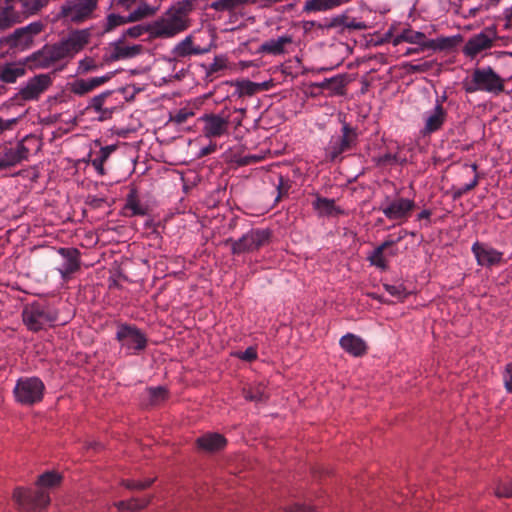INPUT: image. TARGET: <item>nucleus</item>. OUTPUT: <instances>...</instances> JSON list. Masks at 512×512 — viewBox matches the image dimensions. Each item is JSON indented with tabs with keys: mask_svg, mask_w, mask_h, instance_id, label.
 Wrapping results in <instances>:
<instances>
[{
	"mask_svg": "<svg viewBox=\"0 0 512 512\" xmlns=\"http://www.w3.org/2000/svg\"><path fill=\"white\" fill-rule=\"evenodd\" d=\"M193 8V0L180 1L153 22L147 25H135L124 30L122 38H138L146 33L150 38H172L189 28L188 16Z\"/></svg>",
	"mask_w": 512,
	"mask_h": 512,
	"instance_id": "nucleus-1",
	"label": "nucleus"
},
{
	"mask_svg": "<svg viewBox=\"0 0 512 512\" xmlns=\"http://www.w3.org/2000/svg\"><path fill=\"white\" fill-rule=\"evenodd\" d=\"M90 33L87 30L72 32L67 39L53 45H45L33 53L28 61L31 67L46 69L63 59H71L88 44Z\"/></svg>",
	"mask_w": 512,
	"mask_h": 512,
	"instance_id": "nucleus-2",
	"label": "nucleus"
},
{
	"mask_svg": "<svg viewBox=\"0 0 512 512\" xmlns=\"http://www.w3.org/2000/svg\"><path fill=\"white\" fill-rule=\"evenodd\" d=\"M463 89L469 94L481 91L499 95L505 90V80L490 66L475 68L470 79L463 81Z\"/></svg>",
	"mask_w": 512,
	"mask_h": 512,
	"instance_id": "nucleus-3",
	"label": "nucleus"
},
{
	"mask_svg": "<svg viewBox=\"0 0 512 512\" xmlns=\"http://www.w3.org/2000/svg\"><path fill=\"white\" fill-rule=\"evenodd\" d=\"M115 339L126 355H139L148 345L146 334L134 324L118 323Z\"/></svg>",
	"mask_w": 512,
	"mask_h": 512,
	"instance_id": "nucleus-4",
	"label": "nucleus"
},
{
	"mask_svg": "<svg viewBox=\"0 0 512 512\" xmlns=\"http://www.w3.org/2000/svg\"><path fill=\"white\" fill-rule=\"evenodd\" d=\"M51 84L52 79L49 74L36 75L30 78L4 105L23 106L25 102L36 101Z\"/></svg>",
	"mask_w": 512,
	"mask_h": 512,
	"instance_id": "nucleus-5",
	"label": "nucleus"
},
{
	"mask_svg": "<svg viewBox=\"0 0 512 512\" xmlns=\"http://www.w3.org/2000/svg\"><path fill=\"white\" fill-rule=\"evenodd\" d=\"M57 312L49 305L33 302L22 311L23 323L28 330L38 332L57 320Z\"/></svg>",
	"mask_w": 512,
	"mask_h": 512,
	"instance_id": "nucleus-6",
	"label": "nucleus"
},
{
	"mask_svg": "<svg viewBox=\"0 0 512 512\" xmlns=\"http://www.w3.org/2000/svg\"><path fill=\"white\" fill-rule=\"evenodd\" d=\"M359 133L357 128L342 121L341 134L331 137L326 148V155L331 161L341 160L343 153L349 152L357 146Z\"/></svg>",
	"mask_w": 512,
	"mask_h": 512,
	"instance_id": "nucleus-7",
	"label": "nucleus"
},
{
	"mask_svg": "<svg viewBox=\"0 0 512 512\" xmlns=\"http://www.w3.org/2000/svg\"><path fill=\"white\" fill-rule=\"evenodd\" d=\"M270 237L271 233L269 230L252 229L237 240L227 239L226 243L231 245L232 254L240 255L257 251L269 242Z\"/></svg>",
	"mask_w": 512,
	"mask_h": 512,
	"instance_id": "nucleus-8",
	"label": "nucleus"
},
{
	"mask_svg": "<svg viewBox=\"0 0 512 512\" xmlns=\"http://www.w3.org/2000/svg\"><path fill=\"white\" fill-rule=\"evenodd\" d=\"M13 498L19 507L27 512H38L47 507L50 502L48 493L43 490L16 488Z\"/></svg>",
	"mask_w": 512,
	"mask_h": 512,
	"instance_id": "nucleus-9",
	"label": "nucleus"
},
{
	"mask_svg": "<svg viewBox=\"0 0 512 512\" xmlns=\"http://www.w3.org/2000/svg\"><path fill=\"white\" fill-rule=\"evenodd\" d=\"M497 39V29L495 26L486 27L483 31L470 37L463 47L465 56L473 59L480 52L488 50L494 46Z\"/></svg>",
	"mask_w": 512,
	"mask_h": 512,
	"instance_id": "nucleus-10",
	"label": "nucleus"
},
{
	"mask_svg": "<svg viewBox=\"0 0 512 512\" xmlns=\"http://www.w3.org/2000/svg\"><path fill=\"white\" fill-rule=\"evenodd\" d=\"M30 151L23 141L16 144L6 142L0 144V171H5L27 160Z\"/></svg>",
	"mask_w": 512,
	"mask_h": 512,
	"instance_id": "nucleus-11",
	"label": "nucleus"
},
{
	"mask_svg": "<svg viewBox=\"0 0 512 512\" xmlns=\"http://www.w3.org/2000/svg\"><path fill=\"white\" fill-rule=\"evenodd\" d=\"M471 251L479 266L490 268L503 263V253L487 243L476 241L473 243Z\"/></svg>",
	"mask_w": 512,
	"mask_h": 512,
	"instance_id": "nucleus-12",
	"label": "nucleus"
},
{
	"mask_svg": "<svg viewBox=\"0 0 512 512\" xmlns=\"http://www.w3.org/2000/svg\"><path fill=\"white\" fill-rule=\"evenodd\" d=\"M98 0H74L63 7V13L72 21L80 23L88 19L97 7Z\"/></svg>",
	"mask_w": 512,
	"mask_h": 512,
	"instance_id": "nucleus-13",
	"label": "nucleus"
},
{
	"mask_svg": "<svg viewBox=\"0 0 512 512\" xmlns=\"http://www.w3.org/2000/svg\"><path fill=\"white\" fill-rule=\"evenodd\" d=\"M201 120L204 123L203 133L207 138H217L228 132L229 119L218 114H205Z\"/></svg>",
	"mask_w": 512,
	"mask_h": 512,
	"instance_id": "nucleus-14",
	"label": "nucleus"
},
{
	"mask_svg": "<svg viewBox=\"0 0 512 512\" xmlns=\"http://www.w3.org/2000/svg\"><path fill=\"white\" fill-rule=\"evenodd\" d=\"M415 208V202L406 198H397L381 208L383 214L390 220L408 219Z\"/></svg>",
	"mask_w": 512,
	"mask_h": 512,
	"instance_id": "nucleus-15",
	"label": "nucleus"
},
{
	"mask_svg": "<svg viewBox=\"0 0 512 512\" xmlns=\"http://www.w3.org/2000/svg\"><path fill=\"white\" fill-rule=\"evenodd\" d=\"M58 253L64 261L58 269L62 278L66 279L80 269V251L77 248H59Z\"/></svg>",
	"mask_w": 512,
	"mask_h": 512,
	"instance_id": "nucleus-16",
	"label": "nucleus"
},
{
	"mask_svg": "<svg viewBox=\"0 0 512 512\" xmlns=\"http://www.w3.org/2000/svg\"><path fill=\"white\" fill-rule=\"evenodd\" d=\"M110 79V74L100 77H92L89 79H76L69 84V90L77 96H84L105 84Z\"/></svg>",
	"mask_w": 512,
	"mask_h": 512,
	"instance_id": "nucleus-17",
	"label": "nucleus"
},
{
	"mask_svg": "<svg viewBox=\"0 0 512 512\" xmlns=\"http://www.w3.org/2000/svg\"><path fill=\"white\" fill-rule=\"evenodd\" d=\"M447 119V111L440 104H435V107L426 113L425 125L423 133L425 135L432 134L441 129Z\"/></svg>",
	"mask_w": 512,
	"mask_h": 512,
	"instance_id": "nucleus-18",
	"label": "nucleus"
},
{
	"mask_svg": "<svg viewBox=\"0 0 512 512\" xmlns=\"http://www.w3.org/2000/svg\"><path fill=\"white\" fill-rule=\"evenodd\" d=\"M45 386H14V396L24 405H33L43 398Z\"/></svg>",
	"mask_w": 512,
	"mask_h": 512,
	"instance_id": "nucleus-19",
	"label": "nucleus"
},
{
	"mask_svg": "<svg viewBox=\"0 0 512 512\" xmlns=\"http://www.w3.org/2000/svg\"><path fill=\"white\" fill-rule=\"evenodd\" d=\"M207 52L208 49L194 45V38L191 35L186 36L172 49V54L175 58H186L192 55H203Z\"/></svg>",
	"mask_w": 512,
	"mask_h": 512,
	"instance_id": "nucleus-20",
	"label": "nucleus"
},
{
	"mask_svg": "<svg viewBox=\"0 0 512 512\" xmlns=\"http://www.w3.org/2000/svg\"><path fill=\"white\" fill-rule=\"evenodd\" d=\"M25 73L26 69L21 64L8 62L0 63V81L3 85L16 83Z\"/></svg>",
	"mask_w": 512,
	"mask_h": 512,
	"instance_id": "nucleus-21",
	"label": "nucleus"
},
{
	"mask_svg": "<svg viewBox=\"0 0 512 512\" xmlns=\"http://www.w3.org/2000/svg\"><path fill=\"white\" fill-rule=\"evenodd\" d=\"M339 343L343 350L355 357L364 355L367 350L363 339L351 333L342 336Z\"/></svg>",
	"mask_w": 512,
	"mask_h": 512,
	"instance_id": "nucleus-22",
	"label": "nucleus"
},
{
	"mask_svg": "<svg viewBox=\"0 0 512 512\" xmlns=\"http://www.w3.org/2000/svg\"><path fill=\"white\" fill-rule=\"evenodd\" d=\"M400 41L417 44L421 47V50L428 49V47H432L435 44V40L427 39L424 33L411 29L403 30L402 33L395 39V44Z\"/></svg>",
	"mask_w": 512,
	"mask_h": 512,
	"instance_id": "nucleus-23",
	"label": "nucleus"
},
{
	"mask_svg": "<svg viewBox=\"0 0 512 512\" xmlns=\"http://www.w3.org/2000/svg\"><path fill=\"white\" fill-rule=\"evenodd\" d=\"M291 35H283L277 39H269L260 46V51L270 55H281L285 52V46L291 44Z\"/></svg>",
	"mask_w": 512,
	"mask_h": 512,
	"instance_id": "nucleus-24",
	"label": "nucleus"
},
{
	"mask_svg": "<svg viewBox=\"0 0 512 512\" xmlns=\"http://www.w3.org/2000/svg\"><path fill=\"white\" fill-rule=\"evenodd\" d=\"M142 49L141 45H125L124 39L121 38L114 43L110 57L112 60L132 58L140 54Z\"/></svg>",
	"mask_w": 512,
	"mask_h": 512,
	"instance_id": "nucleus-25",
	"label": "nucleus"
},
{
	"mask_svg": "<svg viewBox=\"0 0 512 512\" xmlns=\"http://www.w3.org/2000/svg\"><path fill=\"white\" fill-rule=\"evenodd\" d=\"M312 205L313 208L323 216H335L344 214V210L335 205L334 199L317 196Z\"/></svg>",
	"mask_w": 512,
	"mask_h": 512,
	"instance_id": "nucleus-26",
	"label": "nucleus"
},
{
	"mask_svg": "<svg viewBox=\"0 0 512 512\" xmlns=\"http://www.w3.org/2000/svg\"><path fill=\"white\" fill-rule=\"evenodd\" d=\"M198 447L206 451H217L225 447L226 439L218 433L203 435L197 439Z\"/></svg>",
	"mask_w": 512,
	"mask_h": 512,
	"instance_id": "nucleus-27",
	"label": "nucleus"
},
{
	"mask_svg": "<svg viewBox=\"0 0 512 512\" xmlns=\"http://www.w3.org/2000/svg\"><path fill=\"white\" fill-rule=\"evenodd\" d=\"M390 248L387 246V243L384 241L377 246L373 251H371L367 256V261L376 268L386 271L388 269V261L385 257V252L389 255Z\"/></svg>",
	"mask_w": 512,
	"mask_h": 512,
	"instance_id": "nucleus-28",
	"label": "nucleus"
},
{
	"mask_svg": "<svg viewBox=\"0 0 512 512\" xmlns=\"http://www.w3.org/2000/svg\"><path fill=\"white\" fill-rule=\"evenodd\" d=\"M318 88L329 90L333 94L343 95L345 90V83L342 76H334L331 78H326L322 82L315 84Z\"/></svg>",
	"mask_w": 512,
	"mask_h": 512,
	"instance_id": "nucleus-29",
	"label": "nucleus"
},
{
	"mask_svg": "<svg viewBox=\"0 0 512 512\" xmlns=\"http://www.w3.org/2000/svg\"><path fill=\"white\" fill-rule=\"evenodd\" d=\"M125 208L130 210L133 216H144L147 214V207L140 202L134 189L127 196Z\"/></svg>",
	"mask_w": 512,
	"mask_h": 512,
	"instance_id": "nucleus-30",
	"label": "nucleus"
},
{
	"mask_svg": "<svg viewBox=\"0 0 512 512\" xmlns=\"http://www.w3.org/2000/svg\"><path fill=\"white\" fill-rule=\"evenodd\" d=\"M116 147L114 145H108L102 147L98 155L92 160V165L100 175L105 174L104 163L107 161L112 152Z\"/></svg>",
	"mask_w": 512,
	"mask_h": 512,
	"instance_id": "nucleus-31",
	"label": "nucleus"
},
{
	"mask_svg": "<svg viewBox=\"0 0 512 512\" xmlns=\"http://www.w3.org/2000/svg\"><path fill=\"white\" fill-rule=\"evenodd\" d=\"M155 11V8L151 7L147 3H141L133 12L128 15V20L137 22L154 15Z\"/></svg>",
	"mask_w": 512,
	"mask_h": 512,
	"instance_id": "nucleus-32",
	"label": "nucleus"
},
{
	"mask_svg": "<svg viewBox=\"0 0 512 512\" xmlns=\"http://www.w3.org/2000/svg\"><path fill=\"white\" fill-rule=\"evenodd\" d=\"M147 393L151 405H157L168 397V390L165 386L149 387Z\"/></svg>",
	"mask_w": 512,
	"mask_h": 512,
	"instance_id": "nucleus-33",
	"label": "nucleus"
},
{
	"mask_svg": "<svg viewBox=\"0 0 512 512\" xmlns=\"http://www.w3.org/2000/svg\"><path fill=\"white\" fill-rule=\"evenodd\" d=\"M149 503V499L147 498H133L128 501H120L117 504L119 510H130V511H138L145 508Z\"/></svg>",
	"mask_w": 512,
	"mask_h": 512,
	"instance_id": "nucleus-34",
	"label": "nucleus"
},
{
	"mask_svg": "<svg viewBox=\"0 0 512 512\" xmlns=\"http://www.w3.org/2000/svg\"><path fill=\"white\" fill-rule=\"evenodd\" d=\"M409 234V232L405 229H402L398 232L396 237L394 235H389L384 242L387 243V246L390 248L389 250V256H396L398 254V249L395 248V246L404 240L406 236Z\"/></svg>",
	"mask_w": 512,
	"mask_h": 512,
	"instance_id": "nucleus-35",
	"label": "nucleus"
},
{
	"mask_svg": "<svg viewBox=\"0 0 512 512\" xmlns=\"http://www.w3.org/2000/svg\"><path fill=\"white\" fill-rule=\"evenodd\" d=\"M236 87L240 96H252L260 89L259 84L250 80L238 81Z\"/></svg>",
	"mask_w": 512,
	"mask_h": 512,
	"instance_id": "nucleus-36",
	"label": "nucleus"
},
{
	"mask_svg": "<svg viewBox=\"0 0 512 512\" xmlns=\"http://www.w3.org/2000/svg\"><path fill=\"white\" fill-rule=\"evenodd\" d=\"M42 30V24L39 22H34L26 27H22L16 30V36L24 35L26 37L25 41H32L33 36L39 34Z\"/></svg>",
	"mask_w": 512,
	"mask_h": 512,
	"instance_id": "nucleus-37",
	"label": "nucleus"
},
{
	"mask_svg": "<svg viewBox=\"0 0 512 512\" xmlns=\"http://www.w3.org/2000/svg\"><path fill=\"white\" fill-rule=\"evenodd\" d=\"M61 481V476L55 472H45L40 475L37 484L41 487H54Z\"/></svg>",
	"mask_w": 512,
	"mask_h": 512,
	"instance_id": "nucleus-38",
	"label": "nucleus"
},
{
	"mask_svg": "<svg viewBox=\"0 0 512 512\" xmlns=\"http://www.w3.org/2000/svg\"><path fill=\"white\" fill-rule=\"evenodd\" d=\"M26 13L35 14L47 6L49 0H20Z\"/></svg>",
	"mask_w": 512,
	"mask_h": 512,
	"instance_id": "nucleus-39",
	"label": "nucleus"
},
{
	"mask_svg": "<svg viewBox=\"0 0 512 512\" xmlns=\"http://www.w3.org/2000/svg\"><path fill=\"white\" fill-rule=\"evenodd\" d=\"M479 183V175L476 174L473 180L470 183H467L460 187H453L452 189V197L454 200L461 198L463 195L467 194L471 190H473Z\"/></svg>",
	"mask_w": 512,
	"mask_h": 512,
	"instance_id": "nucleus-40",
	"label": "nucleus"
},
{
	"mask_svg": "<svg viewBox=\"0 0 512 512\" xmlns=\"http://www.w3.org/2000/svg\"><path fill=\"white\" fill-rule=\"evenodd\" d=\"M126 23H132V21L128 20V16H122L111 13L107 16L105 31H111L116 27L124 25Z\"/></svg>",
	"mask_w": 512,
	"mask_h": 512,
	"instance_id": "nucleus-41",
	"label": "nucleus"
},
{
	"mask_svg": "<svg viewBox=\"0 0 512 512\" xmlns=\"http://www.w3.org/2000/svg\"><path fill=\"white\" fill-rule=\"evenodd\" d=\"M243 396L250 401H263L264 394L260 391L259 386H245L242 390Z\"/></svg>",
	"mask_w": 512,
	"mask_h": 512,
	"instance_id": "nucleus-42",
	"label": "nucleus"
},
{
	"mask_svg": "<svg viewBox=\"0 0 512 512\" xmlns=\"http://www.w3.org/2000/svg\"><path fill=\"white\" fill-rule=\"evenodd\" d=\"M458 39L455 37H442L435 40V44L432 47H428V49H439L446 50L451 49L456 46L458 43Z\"/></svg>",
	"mask_w": 512,
	"mask_h": 512,
	"instance_id": "nucleus-43",
	"label": "nucleus"
},
{
	"mask_svg": "<svg viewBox=\"0 0 512 512\" xmlns=\"http://www.w3.org/2000/svg\"><path fill=\"white\" fill-rule=\"evenodd\" d=\"M98 65L96 61L91 57H85L84 59L80 60L78 63V74H87L89 72H93L97 70Z\"/></svg>",
	"mask_w": 512,
	"mask_h": 512,
	"instance_id": "nucleus-44",
	"label": "nucleus"
},
{
	"mask_svg": "<svg viewBox=\"0 0 512 512\" xmlns=\"http://www.w3.org/2000/svg\"><path fill=\"white\" fill-rule=\"evenodd\" d=\"M247 0H218L212 4V7L219 11H228L245 3Z\"/></svg>",
	"mask_w": 512,
	"mask_h": 512,
	"instance_id": "nucleus-45",
	"label": "nucleus"
},
{
	"mask_svg": "<svg viewBox=\"0 0 512 512\" xmlns=\"http://www.w3.org/2000/svg\"><path fill=\"white\" fill-rule=\"evenodd\" d=\"M111 95L110 91L102 92L99 95L94 96L91 98L90 103L88 105V108L94 109L96 112H102L103 111V105L105 100Z\"/></svg>",
	"mask_w": 512,
	"mask_h": 512,
	"instance_id": "nucleus-46",
	"label": "nucleus"
},
{
	"mask_svg": "<svg viewBox=\"0 0 512 512\" xmlns=\"http://www.w3.org/2000/svg\"><path fill=\"white\" fill-rule=\"evenodd\" d=\"M495 494L497 497H511L512 496V483L510 481H501L498 483Z\"/></svg>",
	"mask_w": 512,
	"mask_h": 512,
	"instance_id": "nucleus-47",
	"label": "nucleus"
},
{
	"mask_svg": "<svg viewBox=\"0 0 512 512\" xmlns=\"http://www.w3.org/2000/svg\"><path fill=\"white\" fill-rule=\"evenodd\" d=\"M234 355L245 362H252L257 358V349L256 347L250 346L245 351L235 352Z\"/></svg>",
	"mask_w": 512,
	"mask_h": 512,
	"instance_id": "nucleus-48",
	"label": "nucleus"
},
{
	"mask_svg": "<svg viewBox=\"0 0 512 512\" xmlns=\"http://www.w3.org/2000/svg\"><path fill=\"white\" fill-rule=\"evenodd\" d=\"M226 67L225 60L222 57H215L213 62L207 68V76H213L215 73Z\"/></svg>",
	"mask_w": 512,
	"mask_h": 512,
	"instance_id": "nucleus-49",
	"label": "nucleus"
},
{
	"mask_svg": "<svg viewBox=\"0 0 512 512\" xmlns=\"http://www.w3.org/2000/svg\"><path fill=\"white\" fill-rule=\"evenodd\" d=\"M153 483V479H148L145 481H136V480H124L123 485L127 489H138L143 490L148 488Z\"/></svg>",
	"mask_w": 512,
	"mask_h": 512,
	"instance_id": "nucleus-50",
	"label": "nucleus"
},
{
	"mask_svg": "<svg viewBox=\"0 0 512 512\" xmlns=\"http://www.w3.org/2000/svg\"><path fill=\"white\" fill-rule=\"evenodd\" d=\"M375 161L378 166H385V165L397 163L399 160H398V157L396 154L386 153V154L376 158Z\"/></svg>",
	"mask_w": 512,
	"mask_h": 512,
	"instance_id": "nucleus-51",
	"label": "nucleus"
},
{
	"mask_svg": "<svg viewBox=\"0 0 512 512\" xmlns=\"http://www.w3.org/2000/svg\"><path fill=\"white\" fill-rule=\"evenodd\" d=\"M288 182L289 181L287 179H284L282 176H279V182L276 186L277 191H278L276 201H279L283 195H286L288 193V190L290 188V185Z\"/></svg>",
	"mask_w": 512,
	"mask_h": 512,
	"instance_id": "nucleus-52",
	"label": "nucleus"
},
{
	"mask_svg": "<svg viewBox=\"0 0 512 512\" xmlns=\"http://www.w3.org/2000/svg\"><path fill=\"white\" fill-rule=\"evenodd\" d=\"M137 2L138 0H110V5L113 8L129 10Z\"/></svg>",
	"mask_w": 512,
	"mask_h": 512,
	"instance_id": "nucleus-53",
	"label": "nucleus"
},
{
	"mask_svg": "<svg viewBox=\"0 0 512 512\" xmlns=\"http://www.w3.org/2000/svg\"><path fill=\"white\" fill-rule=\"evenodd\" d=\"M431 63L424 62L421 64H408V72L410 73H423L427 72L431 68Z\"/></svg>",
	"mask_w": 512,
	"mask_h": 512,
	"instance_id": "nucleus-54",
	"label": "nucleus"
},
{
	"mask_svg": "<svg viewBox=\"0 0 512 512\" xmlns=\"http://www.w3.org/2000/svg\"><path fill=\"white\" fill-rule=\"evenodd\" d=\"M385 290L394 297L401 298L404 293V288L402 286L384 284Z\"/></svg>",
	"mask_w": 512,
	"mask_h": 512,
	"instance_id": "nucleus-55",
	"label": "nucleus"
},
{
	"mask_svg": "<svg viewBox=\"0 0 512 512\" xmlns=\"http://www.w3.org/2000/svg\"><path fill=\"white\" fill-rule=\"evenodd\" d=\"M18 119L12 118V119H3L0 117V134L4 131L12 130L14 126L17 124Z\"/></svg>",
	"mask_w": 512,
	"mask_h": 512,
	"instance_id": "nucleus-56",
	"label": "nucleus"
},
{
	"mask_svg": "<svg viewBox=\"0 0 512 512\" xmlns=\"http://www.w3.org/2000/svg\"><path fill=\"white\" fill-rule=\"evenodd\" d=\"M106 202L104 198H99L96 196H88L86 203L91 207L92 209H98L103 206V204Z\"/></svg>",
	"mask_w": 512,
	"mask_h": 512,
	"instance_id": "nucleus-57",
	"label": "nucleus"
},
{
	"mask_svg": "<svg viewBox=\"0 0 512 512\" xmlns=\"http://www.w3.org/2000/svg\"><path fill=\"white\" fill-rule=\"evenodd\" d=\"M26 37L24 35L16 36V30L10 37V43L13 46H25L31 43L32 41H25Z\"/></svg>",
	"mask_w": 512,
	"mask_h": 512,
	"instance_id": "nucleus-58",
	"label": "nucleus"
},
{
	"mask_svg": "<svg viewBox=\"0 0 512 512\" xmlns=\"http://www.w3.org/2000/svg\"><path fill=\"white\" fill-rule=\"evenodd\" d=\"M193 114L191 112H188L186 110H180L177 112V114L174 116L173 120L178 123L182 124L187 121V119L192 116Z\"/></svg>",
	"mask_w": 512,
	"mask_h": 512,
	"instance_id": "nucleus-59",
	"label": "nucleus"
},
{
	"mask_svg": "<svg viewBox=\"0 0 512 512\" xmlns=\"http://www.w3.org/2000/svg\"><path fill=\"white\" fill-rule=\"evenodd\" d=\"M284 512H314L310 506L294 505L286 509Z\"/></svg>",
	"mask_w": 512,
	"mask_h": 512,
	"instance_id": "nucleus-60",
	"label": "nucleus"
},
{
	"mask_svg": "<svg viewBox=\"0 0 512 512\" xmlns=\"http://www.w3.org/2000/svg\"><path fill=\"white\" fill-rule=\"evenodd\" d=\"M504 384H512V363L506 365Z\"/></svg>",
	"mask_w": 512,
	"mask_h": 512,
	"instance_id": "nucleus-61",
	"label": "nucleus"
},
{
	"mask_svg": "<svg viewBox=\"0 0 512 512\" xmlns=\"http://www.w3.org/2000/svg\"><path fill=\"white\" fill-rule=\"evenodd\" d=\"M216 149H217V145L214 143H211L210 145L203 147L200 150V156H207L209 154H212L216 151Z\"/></svg>",
	"mask_w": 512,
	"mask_h": 512,
	"instance_id": "nucleus-62",
	"label": "nucleus"
},
{
	"mask_svg": "<svg viewBox=\"0 0 512 512\" xmlns=\"http://www.w3.org/2000/svg\"><path fill=\"white\" fill-rule=\"evenodd\" d=\"M344 26L348 29H356V30H361L365 27V25L361 22H357L356 20H351L349 22H346L344 24Z\"/></svg>",
	"mask_w": 512,
	"mask_h": 512,
	"instance_id": "nucleus-63",
	"label": "nucleus"
},
{
	"mask_svg": "<svg viewBox=\"0 0 512 512\" xmlns=\"http://www.w3.org/2000/svg\"><path fill=\"white\" fill-rule=\"evenodd\" d=\"M259 157L251 155V156H245L240 160V164L242 165H248L251 163H256L259 161Z\"/></svg>",
	"mask_w": 512,
	"mask_h": 512,
	"instance_id": "nucleus-64",
	"label": "nucleus"
}]
</instances>
